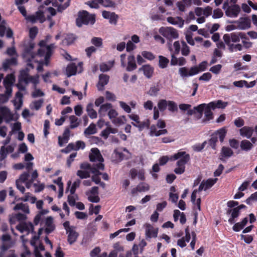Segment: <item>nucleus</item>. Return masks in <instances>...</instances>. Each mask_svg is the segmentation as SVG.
Returning a JSON list of instances; mask_svg holds the SVG:
<instances>
[{
    "instance_id": "41",
    "label": "nucleus",
    "mask_w": 257,
    "mask_h": 257,
    "mask_svg": "<svg viewBox=\"0 0 257 257\" xmlns=\"http://www.w3.org/2000/svg\"><path fill=\"white\" fill-rule=\"evenodd\" d=\"M227 105V102H223L222 100H218L209 103V106L212 108L213 110L215 108H224Z\"/></svg>"
},
{
    "instance_id": "52",
    "label": "nucleus",
    "mask_w": 257,
    "mask_h": 257,
    "mask_svg": "<svg viewBox=\"0 0 257 257\" xmlns=\"http://www.w3.org/2000/svg\"><path fill=\"white\" fill-rule=\"evenodd\" d=\"M70 128L73 129L76 128L79 125L80 121L78 118L75 115H71L69 116Z\"/></svg>"
},
{
    "instance_id": "57",
    "label": "nucleus",
    "mask_w": 257,
    "mask_h": 257,
    "mask_svg": "<svg viewBox=\"0 0 257 257\" xmlns=\"http://www.w3.org/2000/svg\"><path fill=\"white\" fill-rule=\"evenodd\" d=\"M43 103V99H40L38 100H35L33 101L30 105V107L31 109H34L36 110H39Z\"/></svg>"
},
{
    "instance_id": "47",
    "label": "nucleus",
    "mask_w": 257,
    "mask_h": 257,
    "mask_svg": "<svg viewBox=\"0 0 257 257\" xmlns=\"http://www.w3.org/2000/svg\"><path fill=\"white\" fill-rule=\"evenodd\" d=\"M231 213V217L228 219V222L230 224H233L235 222V218L238 217L240 214L239 208H234L229 211Z\"/></svg>"
},
{
    "instance_id": "13",
    "label": "nucleus",
    "mask_w": 257,
    "mask_h": 257,
    "mask_svg": "<svg viewBox=\"0 0 257 257\" xmlns=\"http://www.w3.org/2000/svg\"><path fill=\"white\" fill-rule=\"evenodd\" d=\"M121 66L122 67H126L127 71H132L137 68L135 58L133 55H130L127 57V64L125 62L126 55L121 54L120 56Z\"/></svg>"
},
{
    "instance_id": "42",
    "label": "nucleus",
    "mask_w": 257,
    "mask_h": 257,
    "mask_svg": "<svg viewBox=\"0 0 257 257\" xmlns=\"http://www.w3.org/2000/svg\"><path fill=\"white\" fill-rule=\"evenodd\" d=\"M253 133L252 127L244 126L240 129V134L241 136L249 139L251 137Z\"/></svg>"
},
{
    "instance_id": "59",
    "label": "nucleus",
    "mask_w": 257,
    "mask_h": 257,
    "mask_svg": "<svg viewBox=\"0 0 257 257\" xmlns=\"http://www.w3.org/2000/svg\"><path fill=\"white\" fill-rule=\"evenodd\" d=\"M113 124L117 125H120L124 124L126 122V118L124 115L120 116L118 117H115L112 120Z\"/></svg>"
},
{
    "instance_id": "27",
    "label": "nucleus",
    "mask_w": 257,
    "mask_h": 257,
    "mask_svg": "<svg viewBox=\"0 0 257 257\" xmlns=\"http://www.w3.org/2000/svg\"><path fill=\"white\" fill-rule=\"evenodd\" d=\"M199 191L198 190H194L191 194V202L194 204L193 209L195 212V213H197V211H200V204H201V199L200 198H198L197 200L196 199V194L197 192Z\"/></svg>"
},
{
    "instance_id": "30",
    "label": "nucleus",
    "mask_w": 257,
    "mask_h": 257,
    "mask_svg": "<svg viewBox=\"0 0 257 257\" xmlns=\"http://www.w3.org/2000/svg\"><path fill=\"white\" fill-rule=\"evenodd\" d=\"M109 77L106 74H101L99 76V81L97 84V87L99 91L104 89V87L107 84Z\"/></svg>"
},
{
    "instance_id": "14",
    "label": "nucleus",
    "mask_w": 257,
    "mask_h": 257,
    "mask_svg": "<svg viewBox=\"0 0 257 257\" xmlns=\"http://www.w3.org/2000/svg\"><path fill=\"white\" fill-rule=\"evenodd\" d=\"M222 9L225 11V15L230 18L237 17L240 12V8L237 5L229 6L228 0L224 3Z\"/></svg>"
},
{
    "instance_id": "4",
    "label": "nucleus",
    "mask_w": 257,
    "mask_h": 257,
    "mask_svg": "<svg viewBox=\"0 0 257 257\" xmlns=\"http://www.w3.org/2000/svg\"><path fill=\"white\" fill-rule=\"evenodd\" d=\"M43 230L42 228H40L38 234L34 235L31 240V244L34 247L35 257H43L40 253V251L44 250V246L40 242L39 240L40 235L42 234ZM30 252L27 249L21 254L22 257H30Z\"/></svg>"
},
{
    "instance_id": "8",
    "label": "nucleus",
    "mask_w": 257,
    "mask_h": 257,
    "mask_svg": "<svg viewBox=\"0 0 257 257\" xmlns=\"http://www.w3.org/2000/svg\"><path fill=\"white\" fill-rule=\"evenodd\" d=\"M18 118V114L11 112L7 107H0V124L2 123L3 120L8 123L11 121L17 120Z\"/></svg>"
},
{
    "instance_id": "36",
    "label": "nucleus",
    "mask_w": 257,
    "mask_h": 257,
    "mask_svg": "<svg viewBox=\"0 0 257 257\" xmlns=\"http://www.w3.org/2000/svg\"><path fill=\"white\" fill-rule=\"evenodd\" d=\"M112 106V104L109 103H106L100 105L98 110V114L100 117H103L107 114L108 112Z\"/></svg>"
},
{
    "instance_id": "60",
    "label": "nucleus",
    "mask_w": 257,
    "mask_h": 257,
    "mask_svg": "<svg viewBox=\"0 0 257 257\" xmlns=\"http://www.w3.org/2000/svg\"><path fill=\"white\" fill-rule=\"evenodd\" d=\"M96 133V125L94 123H91L84 131L85 135H93Z\"/></svg>"
},
{
    "instance_id": "1",
    "label": "nucleus",
    "mask_w": 257,
    "mask_h": 257,
    "mask_svg": "<svg viewBox=\"0 0 257 257\" xmlns=\"http://www.w3.org/2000/svg\"><path fill=\"white\" fill-rule=\"evenodd\" d=\"M39 83V75H30L28 69H26L20 71V74L19 77V83L17 84V87L19 90H24L25 89V85L29 83H32L34 87L36 88Z\"/></svg>"
},
{
    "instance_id": "23",
    "label": "nucleus",
    "mask_w": 257,
    "mask_h": 257,
    "mask_svg": "<svg viewBox=\"0 0 257 257\" xmlns=\"http://www.w3.org/2000/svg\"><path fill=\"white\" fill-rule=\"evenodd\" d=\"M197 71L195 68H190L189 69L186 67H181L179 70L180 76L184 77H187L195 75L197 74Z\"/></svg>"
},
{
    "instance_id": "40",
    "label": "nucleus",
    "mask_w": 257,
    "mask_h": 257,
    "mask_svg": "<svg viewBox=\"0 0 257 257\" xmlns=\"http://www.w3.org/2000/svg\"><path fill=\"white\" fill-rule=\"evenodd\" d=\"M67 233L68 234V241L70 244H72L76 241L78 234L76 231L75 228L71 230L69 229V231L67 232Z\"/></svg>"
},
{
    "instance_id": "18",
    "label": "nucleus",
    "mask_w": 257,
    "mask_h": 257,
    "mask_svg": "<svg viewBox=\"0 0 257 257\" xmlns=\"http://www.w3.org/2000/svg\"><path fill=\"white\" fill-rule=\"evenodd\" d=\"M87 5L91 8L98 9L99 5L104 7H113L115 3L111 0H90Z\"/></svg>"
},
{
    "instance_id": "58",
    "label": "nucleus",
    "mask_w": 257,
    "mask_h": 257,
    "mask_svg": "<svg viewBox=\"0 0 257 257\" xmlns=\"http://www.w3.org/2000/svg\"><path fill=\"white\" fill-rule=\"evenodd\" d=\"M228 46V49L230 52L240 51L242 50V46L240 44H233L229 43L226 44Z\"/></svg>"
},
{
    "instance_id": "33",
    "label": "nucleus",
    "mask_w": 257,
    "mask_h": 257,
    "mask_svg": "<svg viewBox=\"0 0 257 257\" xmlns=\"http://www.w3.org/2000/svg\"><path fill=\"white\" fill-rule=\"evenodd\" d=\"M27 214H25L24 213H18L15 214H12L10 215L9 217V221L11 224H15L16 223V220H17L18 221H21L26 219L27 216L26 215Z\"/></svg>"
},
{
    "instance_id": "39",
    "label": "nucleus",
    "mask_w": 257,
    "mask_h": 257,
    "mask_svg": "<svg viewBox=\"0 0 257 257\" xmlns=\"http://www.w3.org/2000/svg\"><path fill=\"white\" fill-rule=\"evenodd\" d=\"M114 61L111 60L106 62H103L100 64L99 68L101 71L103 72H107L110 70L114 66Z\"/></svg>"
},
{
    "instance_id": "19",
    "label": "nucleus",
    "mask_w": 257,
    "mask_h": 257,
    "mask_svg": "<svg viewBox=\"0 0 257 257\" xmlns=\"http://www.w3.org/2000/svg\"><path fill=\"white\" fill-rule=\"evenodd\" d=\"M98 187H93L86 192L88 200L91 202L97 203L100 198L98 196Z\"/></svg>"
},
{
    "instance_id": "26",
    "label": "nucleus",
    "mask_w": 257,
    "mask_h": 257,
    "mask_svg": "<svg viewBox=\"0 0 257 257\" xmlns=\"http://www.w3.org/2000/svg\"><path fill=\"white\" fill-rule=\"evenodd\" d=\"M145 228V234L147 238L156 237L157 236L158 230L154 228L150 224H144Z\"/></svg>"
},
{
    "instance_id": "10",
    "label": "nucleus",
    "mask_w": 257,
    "mask_h": 257,
    "mask_svg": "<svg viewBox=\"0 0 257 257\" xmlns=\"http://www.w3.org/2000/svg\"><path fill=\"white\" fill-rule=\"evenodd\" d=\"M89 158L91 162H98V164H94L93 166L97 167L98 169L101 170L104 169V165L102 164L104 160L98 149L92 148L91 150Z\"/></svg>"
},
{
    "instance_id": "15",
    "label": "nucleus",
    "mask_w": 257,
    "mask_h": 257,
    "mask_svg": "<svg viewBox=\"0 0 257 257\" xmlns=\"http://www.w3.org/2000/svg\"><path fill=\"white\" fill-rule=\"evenodd\" d=\"M159 32L162 35L169 40L176 39L179 37L177 30L173 27H161L159 29Z\"/></svg>"
},
{
    "instance_id": "49",
    "label": "nucleus",
    "mask_w": 257,
    "mask_h": 257,
    "mask_svg": "<svg viewBox=\"0 0 257 257\" xmlns=\"http://www.w3.org/2000/svg\"><path fill=\"white\" fill-rule=\"evenodd\" d=\"M248 222V218L245 217L243 220L238 223H235L233 226V230L235 231H239L241 230L247 224Z\"/></svg>"
},
{
    "instance_id": "61",
    "label": "nucleus",
    "mask_w": 257,
    "mask_h": 257,
    "mask_svg": "<svg viewBox=\"0 0 257 257\" xmlns=\"http://www.w3.org/2000/svg\"><path fill=\"white\" fill-rule=\"evenodd\" d=\"M207 61H203L201 63H200L198 66H194L192 67V68H196V70L198 71L197 74L199 73L200 72L204 71H205L207 67Z\"/></svg>"
},
{
    "instance_id": "3",
    "label": "nucleus",
    "mask_w": 257,
    "mask_h": 257,
    "mask_svg": "<svg viewBox=\"0 0 257 257\" xmlns=\"http://www.w3.org/2000/svg\"><path fill=\"white\" fill-rule=\"evenodd\" d=\"M46 11L50 13L52 16L55 15L56 14V10L54 8L52 7L44 8L41 6L39 7V10L35 14L27 16L25 19L28 22H30L32 23H35L37 22L42 23L45 21L44 13Z\"/></svg>"
},
{
    "instance_id": "29",
    "label": "nucleus",
    "mask_w": 257,
    "mask_h": 257,
    "mask_svg": "<svg viewBox=\"0 0 257 257\" xmlns=\"http://www.w3.org/2000/svg\"><path fill=\"white\" fill-rule=\"evenodd\" d=\"M6 32L7 37L8 38H11L13 37V31L11 29L7 28L6 22L3 20L0 24V36L2 37H4Z\"/></svg>"
},
{
    "instance_id": "44",
    "label": "nucleus",
    "mask_w": 257,
    "mask_h": 257,
    "mask_svg": "<svg viewBox=\"0 0 257 257\" xmlns=\"http://www.w3.org/2000/svg\"><path fill=\"white\" fill-rule=\"evenodd\" d=\"M233 155V151L229 147H223L220 153V159L230 157Z\"/></svg>"
},
{
    "instance_id": "7",
    "label": "nucleus",
    "mask_w": 257,
    "mask_h": 257,
    "mask_svg": "<svg viewBox=\"0 0 257 257\" xmlns=\"http://www.w3.org/2000/svg\"><path fill=\"white\" fill-rule=\"evenodd\" d=\"M95 22V15L89 14L86 11L79 12L76 19V24L78 27H81L82 25H93Z\"/></svg>"
},
{
    "instance_id": "62",
    "label": "nucleus",
    "mask_w": 257,
    "mask_h": 257,
    "mask_svg": "<svg viewBox=\"0 0 257 257\" xmlns=\"http://www.w3.org/2000/svg\"><path fill=\"white\" fill-rule=\"evenodd\" d=\"M181 53L184 56H188L190 53L189 47L184 41L181 42Z\"/></svg>"
},
{
    "instance_id": "50",
    "label": "nucleus",
    "mask_w": 257,
    "mask_h": 257,
    "mask_svg": "<svg viewBox=\"0 0 257 257\" xmlns=\"http://www.w3.org/2000/svg\"><path fill=\"white\" fill-rule=\"evenodd\" d=\"M23 57L24 59L28 61V66L33 68L34 66H33L32 62L34 59V56L32 55L30 52H26L23 54Z\"/></svg>"
},
{
    "instance_id": "2",
    "label": "nucleus",
    "mask_w": 257,
    "mask_h": 257,
    "mask_svg": "<svg viewBox=\"0 0 257 257\" xmlns=\"http://www.w3.org/2000/svg\"><path fill=\"white\" fill-rule=\"evenodd\" d=\"M170 159L171 160H178L177 167L175 169L174 172L177 174H181L185 171V165L190 160V156L185 151H179L172 156Z\"/></svg>"
},
{
    "instance_id": "38",
    "label": "nucleus",
    "mask_w": 257,
    "mask_h": 257,
    "mask_svg": "<svg viewBox=\"0 0 257 257\" xmlns=\"http://www.w3.org/2000/svg\"><path fill=\"white\" fill-rule=\"evenodd\" d=\"M23 94L20 92H18L16 95V98L13 102L16 110H19L23 104Z\"/></svg>"
},
{
    "instance_id": "25",
    "label": "nucleus",
    "mask_w": 257,
    "mask_h": 257,
    "mask_svg": "<svg viewBox=\"0 0 257 257\" xmlns=\"http://www.w3.org/2000/svg\"><path fill=\"white\" fill-rule=\"evenodd\" d=\"M237 24V28L239 30H246L250 28V20L246 18H240L238 21H235Z\"/></svg>"
},
{
    "instance_id": "35",
    "label": "nucleus",
    "mask_w": 257,
    "mask_h": 257,
    "mask_svg": "<svg viewBox=\"0 0 257 257\" xmlns=\"http://www.w3.org/2000/svg\"><path fill=\"white\" fill-rule=\"evenodd\" d=\"M140 70L142 71L144 75L148 78L152 77L154 73V68L150 65H143Z\"/></svg>"
},
{
    "instance_id": "28",
    "label": "nucleus",
    "mask_w": 257,
    "mask_h": 257,
    "mask_svg": "<svg viewBox=\"0 0 257 257\" xmlns=\"http://www.w3.org/2000/svg\"><path fill=\"white\" fill-rule=\"evenodd\" d=\"M102 15L104 19L108 20L111 24H116L118 16L114 13L104 11L102 13Z\"/></svg>"
},
{
    "instance_id": "31",
    "label": "nucleus",
    "mask_w": 257,
    "mask_h": 257,
    "mask_svg": "<svg viewBox=\"0 0 257 257\" xmlns=\"http://www.w3.org/2000/svg\"><path fill=\"white\" fill-rule=\"evenodd\" d=\"M167 20L169 23L173 25L177 26L179 28H182L184 24V21L180 17H169L167 18Z\"/></svg>"
},
{
    "instance_id": "53",
    "label": "nucleus",
    "mask_w": 257,
    "mask_h": 257,
    "mask_svg": "<svg viewBox=\"0 0 257 257\" xmlns=\"http://www.w3.org/2000/svg\"><path fill=\"white\" fill-rule=\"evenodd\" d=\"M169 63V60L163 56H159V66L162 69L166 68Z\"/></svg>"
},
{
    "instance_id": "22",
    "label": "nucleus",
    "mask_w": 257,
    "mask_h": 257,
    "mask_svg": "<svg viewBox=\"0 0 257 257\" xmlns=\"http://www.w3.org/2000/svg\"><path fill=\"white\" fill-rule=\"evenodd\" d=\"M16 228L21 232H26L27 234L34 231V226L31 222H22Z\"/></svg>"
},
{
    "instance_id": "63",
    "label": "nucleus",
    "mask_w": 257,
    "mask_h": 257,
    "mask_svg": "<svg viewBox=\"0 0 257 257\" xmlns=\"http://www.w3.org/2000/svg\"><path fill=\"white\" fill-rule=\"evenodd\" d=\"M217 137L216 136H212L211 139L208 140L207 143L208 144V146L212 149L215 150L216 149V145L217 142Z\"/></svg>"
},
{
    "instance_id": "24",
    "label": "nucleus",
    "mask_w": 257,
    "mask_h": 257,
    "mask_svg": "<svg viewBox=\"0 0 257 257\" xmlns=\"http://www.w3.org/2000/svg\"><path fill=\"white\" fill-rule=\"evenodd\" d=\"M217 179H208L205 181L203 180L200 184L198 191H206L211 188L217 181Z\"/></svg>"
},
{
    "instance_id": "43",
    "label": "nucleus",
    "mask_w": 257,
    "mask_h": 257,
    "mask_svg": "<svg viewBox=\"0 0 257 257\" xmlns=\"http://www.w3.org/2000/svg\"><path fill=\"white\" fill-rule=\"evenodd\" d=\"M149 188L148 184L144 183H140L132 190V193L134 194L137 192H145L149 190Z\"/></svg>"
},
{
    "instance_id": "17",
    "label": "nucleus",
    "mask_w": 257,
    "mask_h": 257,
    "mask_svg": "<svg viewBox=\"0 0 257 257\" xmlns=\"http://www.w3.org/2000/svg\"><path fill=\"white\" fill-rule=\"evenodd\" d=\"M123 151L127 154H124L122 152V149H116L114 150L112 155V161L116 163L120 162L123 159H126L130 157V154L128 151L125 149H123Z\"/></svg>"
},
{
    "instance_id": "21",
    "label": "nucleus",
    "mask_w": 257,
    "mask_h": 257,
    "mask_svg": "<svg viewBox=\"0 0 257 257\" xmlns=\"http://www.w3.org/2000/svg\"><path fill=\"white\" fill-rule=\"evenodd\" d=\"M3 245L1 247L2 251L0 252V257H4V251L10 248L13 244L11 237L8 234H4L2 236Z\"/></svg>"
},
{
    "instance_id": "64",
    "label": "nucleus",
    "mask_w": 257,
    "mask_h": 257,
    "mask_svg": "<svg viewBox=\"0 0 257 257\" xmlns=\"http://www.w3.org/2000/svg\"><path fill=\"white\" fill-rule=\"evenodd\" d=\"M91 43L97 47H100L102 45V40L99 37H93L91 41Z\"/></svg>"
},
{
    "instance_id": "20",
    "label": "nucleus",
    "mask_w": 257,
    "mask_h": 257,
    "mask_svg": "<svg viewBox=\"0 0 257 257\" xmlns=\"http://www.w3.org/2000/svg\"><path fill=\"white\" fill-rule=\"evenodd\" d=\"M82 70V63H79L78 66L74 63H71L68 65L66 69V73L68 77L75 75L76 72H81Z\"/></svg>"
},
{
    "instance_id": "48",
    "label": "nucleus",
    "mask_w": 257,
    "mask_h": 257,
    "mask_svg": "<svg viewBox=\"0 0 257 257\" xmlns=\"http://www.w3.org/2000/svg\"><path fill=\"white\" fill-rule=\"evenodd\" d=\"M86 111L91 118L94 119L97 117V112L93 109V105L92 103H90L87 105Z\"/></svg>"
},
{
    "instance_id": "12",
    "label": "nucleus",
    "mask_w": 257,
    "mask_h": 257,
    "mask_svg": "<svg viewBox=\"0 0 257 257\" xmlns=\"http://www.w3.org/2000/svg\"><path fill=\"white\" fill-rule=\"evenodd\" d=\"M212 9L210 7L207 6L204 9L198 7L195 10V15L198 17L196 21L198 24H202L205 22V18L209 16L212 13Z\"/></svg>"
},
{
    "instance_id": "16",
    "label": "nucleus",
    "mask_w": 257,
    "mask_h": 257,
    "mask_svg": "<svg viewBox=\"0 0 257 257\" xmlns=\"http://www.w3.org/2000/svg\"><path fill=\"white\" fill-rule=\"evenodd\" d=\"M195 110H197V112L199 114V117H201L202 115L203 111L206 119L208 120L212 119L213 113L211 111L212 108L209 106V103L206 104L205 103L201 104L194 107Z\"/></svg>"
},
{
    "instance_id": "11",
    "label": "nucleus",
    "mask_w": 257,
    "mask_h": 257,
    "mask_svg": "<svg viewBox=\"0 0 257 257\" xmlns=\"http://www.w3.org/2000/svg\"><path fill=\"white\" fill-rule=\"evenodd\" d=\"M246 35L243 32H234L224 34L223 39L226 44H229L231 42L237 43L240 40L246 39Z\"/></svg>"
},
{
    "instance_id": "9",
    "label": "nucleus",
    "mask_w": 257,
    "mask_h": 257,
    "mask_svg": "<svg viewBox=\"0 0 257 257\" xmlns=\"http://www.w3.org/2000/svg\"><path fill=\"white\" fill-rule=\"evenodd\" d=\"M81 170L77 172V175L81 179L87 178L90 177V173L95 175L98 174V171L97 170L95 166L91 167L87 163H82L80 165Z\"/></svg>"
},
{
    "instance_id": "34",
    "label": "nucleus",
    "mask_w": 257,
    "mask_h": 257,
    "mask_svg": "<svg viewBox=\"0 0 257 257\" xmlns=\"http://www.w3.org/2000/svg\"><path fill=\"white\" fill-rule=\"evenodd\" d=\"M70 131L69 128H66L63 134L62 137H58V143L60 146H63L65 144H66L70 137Z\"/></svg>"
},
{
    "instance_id": "46",
    "label": "nucleus",
    "mask_w": 257,
    "mask_h": 257,
    "mask_svg": "<svg viewBox=\"0 0 257 257\" xmlns=\"http://www.w3.org/2000/svg\"><path fill=\"white\" fill-rule=\"evenodd\" d=\"M105 125L107 126V128L101 132V136L105 139L107 138L110 134H115L117 133V130L111 127L109 125V122H106Z\"/></svg>"
},
{
    "instance_id": "37",
    "label": "nucleus",
    "mask_w": 257,
    "mask_h": 257,
    "mask_svg": "<svg viewBox=\"0 0 257 257\" xmlns=\"http://www.w3.org/2000/svg\"><path fill=\"white\" fill-rule=\"evenodd\" d=\"M45 231L47 233L51 232L54 229L53 219L52 217H47L45 220Z\"/></svg>"
},
{
    "instance_id": "32",
    "label": "nucleus",
    "mask_w": 257,
    "mask_h": 257,
    "mask_svg": "<svg viewBox=\"0 0 257 257\" xmlns=\"http://www.w3.org/2000/svg\"><path fill=\"white\" fill-rule=\"evenodd\" d=\"M159 128L155 124L152 125L150 127V135L151 137H158L162 135L167 134V131L166 129L159 130Z\"/></svg>"
},
{
    "instance_id": "54",
    "label": "nucleus",
    "mask_w": 257,
    "mask_h": 257,
    "mask_svg": "<svg viewBox=\"0 0 257 257\" xmlns=\"http://www.w3.org/2000/svg\"><path fill=\"white\" fill-rule=\"evenodd\" d=\"M181 45L179 41H175L173 46V48L171 46L169 47V49L172 54H178L180 52Z\"/></svg>"
},
{
    "instance_id": "45",
    "label": "nucleus",
    "mask_w": 257,
    "mask_h": 257,
    "mask_svg": "<svg viewBox=\"0 0 257 257\" xmlns=\"http://www.w3.org/2000/svg\"><path fill=\"white\" fill-rule=\"evenodd\" d=\"M14 210L15 211L21 210L25 214H29L30 213L28 205L27 204H24L23 203L17 204L14 207Z\"/></svg>"
},
{
    "instance_id": "5",
    "label": "nucleus",
    "mask_w": 257,
    "mask_h": 257,
    "mask_svg": "<svg viewBox=\"0 0 257 257\" xmlns=\"http://www.w3.org/2000/svg\"><path fill=\"white\" fill-rule=\"evenodd\" d=\"M15 81V77L13 74H8L4 80V85L6 88V92L5 94L0 95V99H2V102H7L12 92V86Z\"/></svg>"
},
{
    "instance_id": "56",
    "label": "nucleus",
    "mask_w": 257,
    "mask_h": 257,
    "mask_svg": "<svg viewBox=\"0 0 257 257\" xmlns=\"http://www.w3.org/2000/svg\"><path fill=\"white\" fill-rule=\"evenodd\" d=\"M252 144L249 141L243 140L241 142L240 148L242 150L246 151H249L252 148Z\"/></svg>"
},
{
    "instance_id": "55",
    "label": "nucleus",
    "mask_w": 257,
    "mask_h": 257,
    "mask_svg": "<svg viewBox=\"0 0 257 257\" xmlns=\"http://www.w3.org/2000/svg\"><path fill=\"white\" fill-rule=\"evenodd\" d=\"M75 38L73 34H68L65 37V39L62 41V44L63 46H68L72 44L74 41L75 40Z\"/></svg>"
},
{
    "instance_id": "51",
    "label": "nucleus",
    "mask_w": 257,
    "mask_h": 257,
    "mask_svg": "<svg viewBox=\"0 0 257 257\" xmlns=\"http://www.w3.org/2000/svg\"><path fill=\"white\" fill-rule=\"evenodd\" d=\"M17 64V60L16 58H12L7 59L4 62L3 66L5 70L8 69L11 65H16Z\"/></svg>"
},
{
    "instance_id": "6",
    "label": "nucleus",
    "mask_w": 257,
    "mask_h": 257,
    "mask_svg": "<svg viewBox=\"0 0 257 257\" xmlns=\"http://www.w3.org/2000/svg\"><path fill=\"white\" fill-rule=\"evenodd\" d=\"M39 45L41 48L38 50L37 55L40 57L44 56L45 58L44 64L48 66L49 63V59L52 54V50L55 47L54 44L46 46V41H41Z\"/></svg>"
}]
</instances>
